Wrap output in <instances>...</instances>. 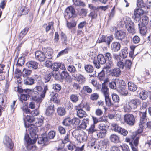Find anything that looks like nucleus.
<instances>
[{"label": "nucleus", "instance_id": "nucleus-1", "mask_svg": "<svg viewBox=\"0 0 151 151\" xmlns=\"http://www.w3.org/2000/svg\"><path fill=\"white\" fill-rule=\"evenodd\" d=\"M43 120L41 119H38L29 116V149L30 150H34L36 147L32 144L35 143L38 137V135L36 134L37 131L38 127L41 126L43 124Z\"/></svg>", "mask_w": 151, "mask_h": 151}, {"label": "nucleus", "instance_id": "nucleus-2", "mask_svg": "<svg viewBox=\"0 0 151 151\" xmlns=\"http://www.w3.org/2000/svg\"><path fill=\"white\" fill-rule=\"evenodd\" d=\"M141 102L139 99H131L129 100L128 104L124 107V109L126 111L129 112L132 110H136L138 105Z\"/></svg>", "mask_w": 151, "mask_h": 151}, {"label": "nucleus", "instance_id": "nucleus-3", "mask_svg": "<svg viewBox=\"0 0 151 151\" xmlns=\"http://www.w3.org/2000/svg\"><path fill=\"white\" fill-rule=\"evenodd\" d=\"M124 22L126 28L128 31L132 34L136 33V30L134 23L131 20L130 18L126 17L124 19Z\"/></svg>", "mask_w": 151, "mask_h": 151}, {"label": "nucleus", "instance_id": "nucleus-4", "mask_svg": "<svg viewBox=\"0 0 151 151\" xmlns=\"http://www.w3.org/2000/svg\"><path fill=\"white\" fill-rule=\"evenodd\" d=\"M132 62L129 60H126L124 61L122 59L121 60L118 61L117 65L119 68L122 69H124L127 71L130 70L131 68Z\"/></svg>", "mask_w": 151, "mask_h": 151}, {"label": "nucleus", "instance_id": "nucleus-5", "mask_svg": "<svg viewBox=\"0 0 151 151\" xmlns=\"http://www.w3.org/2000/svg\"><path fill=\"white\" fill-rule=\"evenodd\" d=\"M106 60L105 56L102 54H99L97 56V60H94L93 61L96 67L99 68L100 67V64L103 65L105 63H106Z\"/></svg>", "mask_w": 151, "mask_h": 151}, {"label": "nucleus", "instance_id": "nucleus-6", "mask_svg": "<svg viewBox=\"0 0 151 151\" xmlns=\"http://www.w3.org/2000/svg\"><path fill=\"white\" fill-rule=\"evenodd\" d=\"M146 112V110H145V111L143 112H139L140 122L139 123V126L140 128L142 129L143 127H144V125L145 124V123L147 121V119H148L147 116Z\"/></svg>", "mask_w": 151, "mask_h": 151}, {"label": "nucleus", "instance_id": "nucleus-7", "mask_svg": "<svg viewBox=\"0 0 151 151\" xmlns=\"http://www.w3.org/2000/svg\"><path fill=\"white\" fill-rule=\"evenodd\" d=\"M113 40V37L112 36H107L102 35V36L99 39L98 42L99 43L105 42L107 45L109 46Z\"/></svg>", "mask_w": 151, "mask_h": 151}, {"label": "nucleus", "instance_id": "nucleus-8", "mask_svg": "<svg viewBox=\"0 0 151 151\" xmlns=\"http://www.w3.org/2000/svg\"><path fill=\"white\" fill-rule=\"evenodd\" d=\"M124 119L125 122L128 125L132 126L134 124L135 119L133 115L127 114L124 116Z\"/></svg>", "mask_w": 151, "mask_h": 151}, {"label": "nucleus", "instance_id": "nucleus-9", "mask_svg": "<svg viewBox=\"0 0 151 151\" xmlns=\"http://www.w3.org/2000/svg\"><path fill=\"white\" fill-rule=\"evenodd\" d=\"M38 95V92L34 88L32 89H29V98L33 101H36L37 102H41V100L40 99L37 97Z\"/></svg>", "mask_w": 151, "mask_h": 151}, {"label": "nucleus", "instance_id": "nucleus-10", "mask_svg": "<svg viewBox=\"0 0 151 151\" xmlns=\"http://www.w3.org/2000/svg\"><path fill=\"white\" fill-rule=\"evenodd\" d=\"M65 17L70 18L75 16L76 11L74 8L72 6L68 7L65 11Z\"/></svg>", "mask_w": 151, "mask_h": 151}, {"label": "nucleus", "instance_id": "nucleus-11", "mask_svg": "<svg viewBox=\"0 0 151 151\" xmlns=\"http://www.w3.org/2000/svg\"><path fill=\"white\" fill-rule=\"evenodd\" d=\"M105 55L107 62L105 66L107 68H111L114 65L112 60V55L109 52L106 53L105 54Z\"/></svg>", "mask_w": 151, "mask_h": 151}, {"label": "nucleus", "instance_id": "nucleus-12", "mask_svg": "<svg viewBox=\"0 0 151 151\" xmlns=\"http://www.w3.org/2000/svg\"><path fill=\"white\" fill-rule=\"evenodd\" d=\"M3 143L4 145L7 147L12 149L13 147V145L11 139L9 137L5 135L3 139Z\"/></svg>", "mask_w": 151, "mask_h": 151}, {"label": "nucleus", "instance_id": "nucleus-13", "mask_svg": "<svg viewBox=\"0 0 151 151\" xmlns=\"http://www.w3.org/2000/svg\"><path fill=\"white\" fill-rule=\"evenodd\" d=\"M35 55L36 59L40 62H43L46 60L44 52L40 51H37Z\"/></svg>", "mask_w": 151, "mask_h": 151}, {"label": "nucleus", "instance_id": "nucleus-14", "mask_svg": "<svg viewBox=\"0 0 151 151\" xmlns=\"http://www.w3.org/2000/svg\"><path fill=\"white\" fill-rule=\"evenodd\" d=\"M117 91L120 95L123 96H126L128 94V91L125 86H118Z\"/></svg>", "mask_w": 151, "mask_h": 151}, {"label": "nucleus", "instance_id": "nucleus-15", "mask_svg": "<svg viewBox=\"0 0 151 151\" xmlns=\"http://www.w3.org/2000/svg\"><path fill=\"white\" fill-rule=\"evenodd\" d=\"M126 34L125 32L122 30H117L115 33V38L121 41L124 39Z\"/></svg>", "mask_w": 151, "mask_h": 151}, {"label": "nucleus", "instance_id": "nucleus-16", "mask_svg": "<svg viewBox=\"0 0 151 151\" xmlns=\"http://www.w3.org/2000/svg\"><path fill=\"white\" fill-rule=\"evenodd\" d=\"M38 142L39 144H43L47 145L48 144V139L47 137L46 134H44L41 135V137H37Z\"/></svg>", "mask_w": 151, "mask_h": 151}, {"label": "nucleus", "instance_id": "nucleus-17", "mask_svg": "<svg viewBox=\"0 0 151 151\" xmlns=\"http://www.w3.org/2000/svg\"><path fill=\"white\" fill-rule=\"evenodd\" d=\"M89 119L88 118L83 119L81 124L77 127V128L80 129H85L89 125Z\"/></svg>", "mask_w": 151, "mask_h": 151}, {"label": "nucleus", "instance_id": "nucleus-18", "mask_svg": "<svg viewBox=\"0 0 151 151\" xmlns=\"http://www.w3.org/2000/svg\"><path fill=\"white\" fill-rule=\"evenodd\" d=\"M22 74L24 83L26 85H28V70L26 68L23 69Z\"/></svg>", "mask_w": 151, "mask_h": 151}, {"label": "nucleus", "instance_id": "nucleus-19", "mask_svg": "<svg viewBox=\"0 0 151 151\" xmlns=\"http://www.w3.org/2000/svg\"><path fill=\"white\" fill-rule=\"evenodd\" d=\"M120 47L121 45L118 42H114L111 44V49L113 52H118L120 49Z\"/></svg>", "mask_w": 151, "mask_h": 151}, {"label": "nucleus", "instance_id": "nucleus-20", "mask_svg": "<svg viewBox=\"0 0 151 151\" xmlns=\"http://www.w3.org/2000/svg\"><path fill=\"white\" fill-rule=\"evenodd\" d=\"M54 104L50 102L48 104V107L46 111V114L47 116L51 115L54 112Z\"/></svg>", "mask_w": 151, "mask_h": 151}, {"label": "nucleus", "instance_id": "nucleus-21", "mask_svg": "<svg viewBox=\"0 0 151 151\" xmlns=\"http://www.w3.org/2000/svg\"><path fill=\"white\" fill-rule=\"evenodd\" d=\"M73 76L75 80H76L80 83H83L85 81V78L81 75L80 74H73Z\"/></svg>", "mask_w": 151, "mask_h": 151}, {"label": "nucleus", "instance_id": "nucleus-22", "mask_svg": "<svg viewBox=\"0 0 151 151\" xmlns=\"http://www.w3.org/2000/svg\"><path fill=\"white\" fill-rule=\"evenodd\" d=\"M138 92L139 94V97L142 100H145L148 96V93L147 92L141 89L140 91L138 90Z\"/></svg>", "mask_w": 151, "mask_h": 151}, {"label": "nucleus", "instance_id": "nucleus-23", "mask_svg": "<svg viewBox=\"0 0 151 151\" xmlns=\"http://www.w3.org/2000/svg\"><path fill=\"white\" fill-rule=\"evenodd\" d=\"M60 75L63 80L65 79L67 81H70L71 80L70 76L67 71H62L60 73Z\"/></svg>", "mask_w": 151, "mask_h": 151}, {"label": "nucleus", "instance_id": "nucleus-24", "mask_svg": "<svg viewBox=\"0 0 151 151\" xmlns=\"http://www.w3.org/2000/svg\"><path fill=\"white\" fill-rule=\"evenodd\" d=\"M110 68H107L104 66L101 71L98 74V78L101 81L103 80L105 77V72H107Z\"/></svg>", "mask_w": 151, "mask_h": 151}, {"label": "nucleus", "instance_id": "nucleus-25", "mask_svg": "<svg viewBox=\"0 0 151 151\" xmlns=\"http://www.w3.org/2000/svg\"><path fill=\"white\" fill-rule=\"evenodd\" d=\"M50 100L55 103H58L59 102L58 100V94L55 92H52L50 93Z\"/></svg>", "mask_w": 151, "mask_h": 151}, {"label": "nucleus", "instance_id": "nucleus-26", "mask_svg": "<svg viewBox=\"0 0 151 151\" xmlns=\"http://www.w3.org/2000/svg\"><path fill=\"white\" fill-rule=\"evenodd\" d=\"M128 89L132 92H135L137 89V86L134 83L131 82H129L128 83Z\"/></svg>", "mask_w": 151, "mask_h": 151}, {"label": "nucleus", "instance_id": "nucleus-27", "mask_svg": "<svg viewBox=\"0 0 151 151\" xmlns=\"http://www.w3.org/2000/svg\"><path fill=\"white\" fill-rule=\"evenodd\" d=\"M101 91L103 93L104 96L109 95V89L107 86L105 84L103 83L102 84V88L101 89Z\"/></svg>", "mask_w": 151, "mask_h": 151}, {"label": "nucleus", "instance_id": "nucleus-28", "mask_svg": "<svg viewBox=\"0 0 151 151\" xmlns=\"http://www.w3.org/2000/svg\"><path fill=\"white\" fill-rule=\"evenodd\" d=\"M120 68H115L112 69L111 73L113 76L118 77L120 75L121 70Z\"/></svg>", "mask_w": 151, "mask_h": 151}, {"label": "nucleus", "instance_id": "nucleus-29", "mask_svg": "<svg viewBox=\"0 0 151 151\" xmlns=\"http://www.w3.org/2000/svg\"><path fill=\"white\" fill-rule=\"evenodd\" d=\"M109 126L105 124L101 123L98 125V127L99 130L107 132V130L109 128Z\"/></svg>", "mask_w": 151, "mask_h": 151}, {"label": "nucleus", "instance_id": "nucleus-30", "mask_svg": "<svg viewBox=\"0 0 151 151\" xmlns=\"http://www.w3.org/2000/svg\"><path fill=\"white\" fill-rule=\"evenodd\" d=\"M38 63L34 61H29V68L34 70H36L38 68Z\"/></svg>", "mask_w": 151, "mask_h": 151}, {"label": "nucleus", "instance_id": "nucleus-31", "mask_svg": "<svg viewBox=\"0 0 151 151\" xmlns=\"http://www.w3.org/2000/svg\"><path fill=\"white\" fill-rule=\"evenodd\" d=\"M138 25L140 33L143 35H145L147 32L146 27L145 26L141 25L140 22L138 23Z\"/></svg>", "mask_w": 151, "mask_h": 151}, {"label": "nucleus", "instance_id": "nucleus-32", "mask_svg": "<svg viewBox=\"0 0 151 151\" xmlns=\"http://www.w3.org/2000/svg\"><path fill=\"white\" fill-rule=\"evenodd\" d=\"M127 50L128 48L127 47H125L121 50L120 54L121 56V57L123 59L127 57L128 55Z\"/></svg>", "mask_w": 151, "mask_h": 151}, {"label": "nucleus", "instance_id": "nucleus-33", "mask_svg": "<svg viewBox=\"0 0 151 151\" xmlns=\"http://www.w3.org/2000/svg\"><path fill=\"white\" fill-rule=\"evenodd\" d=\"M110 139L111 142L114 143H117L119 141V137L115 134L111 135L110 137Z\"/></svg>", "mask_w": 151, "mask_h": 151}, {"label": "nucleus", "instance_id": "nucleus-34", "mask_svg": "<svg viewBox=\"0 0 151 151\" xmlns=\"http://www.w3.org/2000/svg\"><path fill=\"white\" fill-rule=\"evenodd\" d=\"M70 101L74 103H77L79 100V96L76 94H72L70 96Z\"/></svg>", "mask_w": 151, "mask_h": 151}, {"label": "nucleus", "instance_id": "nucleus-35", "mask_svg": "<svg viewBox=\"0 0 151 151\" xmlns=\"http://www.w3.org/2000/svg\"><path fill=\"white\" fill-rule=\"evenodd\" d=\"M96 133L97 138H102L105 137L107 132L99 130L96 132Z\"/></svg>", "mask_w": 151, "mask_h": 151}, {"label": "nucleus", "instance_id": "nucleus-36", "mask_svg": "<svg viewBox=\"0 0 151 151\" xmlns=\"http://www.w3.org/2000/svg\"><path fill=\"white\" fill-rule=\"evenodd\" d=\"M77 22L75 21H72L71 22H68L67 21L66 25L69 29H72L73 28L76 27Z\"/></svg>", "mask_w": 151, "mask_h": 151}, {"label": "nucleus", "instance_id": "nucleus-37", "mask_svg": "<svg viewBox=\"0 0 151 151\" xmlns=\"http://www.w3.org/2000/svg\"><path fill=\"white\" fill-rule=\"evenodd\" d=\"M28 103L27 101H25L24 103L23 106L22 108V109L24 112L23 114L25 116L24 113L26 114L28 113Z\"/></svg>", "mask_w": 151, "mask_h": 151}, {"label": "nucleus", "instance_id": "nucleus-38", "mask_svg": "<svg viewBox=\"0 0 151 151\" xmlns=\"http://www.w3.org/2000/svg\"><path fill=\"white\" fill-rule=\"evenodd\" d=\"M61 40L62 44L64 45H66L67 44V37L65 34L62 32L61 35Z\"/></svg>", "mask_w": 151, "mask_h": 151}, {"label": "nucleus", "instance_id": "nucleus-39", "mask_svg": "<svg viewBox=\"0 0 151 151\" xmlns=\"http://www.w3.org/2000/svg\"><path fill=\"white\" fill-rule=\"evenodd\" d=\"M77 115L80 118L85 117L86 116V112L83 109L77 110Z\"/></svg>", "mask_w": 151, "mask_h": 151}, {"label": "nucleus", "instance_id": "nucleus-40", "mask_svg": "<svg viewBox=\"0 0 151 151\" xmlns=\"http://www.w3.org/2000/svg\"><path fill=\"white\" fill-rule=\"evenodd\" d=\"M84 68L86 71L87 73H91L93 71V66L87 64L85 65Z\"/></svg>", "mask_w": 151, "mask_h": 151}, {"label": "nucleus", "instance_id": "nucleus-41", "mask_svg": "<svg viewBox=\"0 0 151 151\" xmlns=\"http://www.w3.org/2000/svg\"><path fill=\"white\" fill-rule=\"evenodd\" d=\"M105 101L106 105L108 107L112 106V104L111 102L110 98L109 97V95L105 96Z\"/></svg>", "mask_w": 151, "mask_h": 151}, {"label": "nucleus", "instance_id": "nucleus-42", "mask_svg": "<svg viewBox=\"0 0 151 151\" xmlns=\"http://www.w3.org/2000/svg\"><path fill=\"white\" fill-rule=\"evenodd\" d=\"M57 112L58 114L60 116L64 115L66 113L65 109L63 107H58Z\"/></svg>", "mask_w": 151, "mask_h": 151}, {"label": "nucleus", "instance_id": "nucleus-43", "mask_svg": "<svg viewBox=\"0 0 151 151\" xmlns=\"http://www.w3.org/2000/svg\"><path fill=\"white\" fill-rule=\"evenodd\" d=\"M71 120L70 119L69 117H68L64 119L62 123L63 125L66 126H68L70 124H71Z\"/></svg>", "mask_w": 151, "mask_h": 151}, {"label": "nucleus", "instance_id": "nucleus-44", "mask_svg": "<svg viewBox=\"0 0 151 151\" xmlns=\"http://www.w3.org/2000/svg\"><path fill=\"white\" fill-rule=\"evenodd\" d=\"M112 129L116 132H118L121 127L117 124L113 123L111 124Z\"/></svg>", "mask_w": 151, "mask_h": 151}, {"label": "nucleus", "instance_id": "nucleus-45", "mask_svg": "<svg viewBox=\"0 0 151 151\" xmlns=\"http://www.w3.org/2000/svg\"><path fill=\"white\" fill-rule=\"evenodd\" d=\"M140 11L142 12L141 13H142V11L140 9H138L136 11H135L134 12V15L132 17V18H140Z\"/></svg>", "mask_w": 151, "mask_h": 151}, {"label": "nucleus", "instance_id": "nucleus-46", "mask_svg": "<svg viewBox=\"0 0 151 151\" xmlns=\"http://www.w3.org/2000/svg\"><path fill=\"white\" fill-rule=\"evenodd\" d=\"M55 133L54 131H51L49 132L47 135L46 134L47 137L49 141L50 139H52L54 138L55 136Z\"/></svg>", "mask_w": 151, "mask_h": 151}, {"label": "nucleus", "instance_id": "nucleus-47", "mask_svg": "<svg viewBox=\"0 0 151 151\" xmlns=\"http://www.w3.org/2000/svg\"><path fill=\"white\" fill-rule=\"evenodd\" d=\"M52 74L51 73V72L49 74H46L44 76V81L45 83H47L50 81L51 79Z\"/></svg>", "mask_w": 151, "mask_h": 151}, {"label": "nucleus", "instance_id": "nucleus-48", "mask_svg": "<svg viewBox=\"0 0 151 151\" xmlns=\"http://www.w3.org/2000/svg\"><path fill=\"white\" fill-rule=\"evenodd\" d=\"M53 89L56 92H58L61 89V86L58 84H53L52 85Z\"/></svg>", "mask_w": 151, "mask_h": 151}, {"label": "nucleus", "instance_id": "nucleus-49", "mask_svg": "<svg viewBox=\"0 0 151 151\" xmlns=\"http://www.w3.org/2000/svg\"><path fill=\"white\" fill-rule=\"evenodd\" d=\"M45 54L46 60L47 59H52L53 57L52 55L53 54L52 52L47 51L46 53H45Z\"/></svg>", "mask_w": 151, "mask_h": 151}, {"label": "nucleus", "instance_id": "nucleus-50", "mask_svg": "<svg viewBox=\"0 0 151 151\" xmlns=\"http://www.w3.org/2000/svg\"><path fill=\"white\" fill-rule=\"evenodd\" d=\"M95 125L94 124L91 125L90 127L87 129L89 134H92L96 132Z\"/></svg>", "mask_w": 151, "mask_h": 151}, {"label": "nucleus", "instance_id": "nucleus-51", "mask_svg": "<svg viewBox=\"0 0 151 151\" xmlns=\"http://www.w3.org/2000/svg\"><path fill=\"white\" fill-rule=\"evenodd\" d=\"M24 57L22 56L19 57L17 61V65L19 66H22L24 63Z\"/></svg>", "mask_w": 151, "mask_h": 151}, {"label": "nucleus", "instance_id": "nucleus-52", "mask_svg": "<svg viewBox=\"0 0 151 151\" xmlns=\"http://www.w3.org/2000/svg\"><path fill=\"white\" fill-rule=\"evenodd\" d=\"M24 143L26 147L27 150L28 148V134L27 132L25 134L24 138Z\"/></svg>", "mask_w": 151, "mask_h": 151}, {"label": "nucleus", "instance_id": "nucleus-53", "mask_svg": "<svg viewBox=\"0 0 151 151\" xmlns=\"http://www.w3.org/2000/svg\"><path fill=\"white\" fill-rule=\"evenodd\" d=\"M28 31V28H25L20 33L19 35V37L20 39L22 38L26 34Z\"/></svg>", "mask_w": 151, "mask_h": 151}, {"label": "nucleus", "instance_id": "nucleus-54", "mask_svg": "<svg viewBox=\"0 0 151 151\" xmlns=\"http://www.w3.org/2000/svg\"><path fill=\"white\" fill-rule=\"evenodd\" d=\"M70 133H67L66 136H65L64 139L62 140V142L63 144H65L69 142L70 141L69 139Z\"/></svg>", "mask_w": 151, "mask_h": 151}, {"label": "nucleus", "instance_id": "nucleus-55", "mask_svg": "<svg viewBox=\"0 0 151 151\" xmlns=\"http://www.w3.org/2000/svg\"><path fill=\"white\" fill-rule=\"evenodd\" d=\"M118 133L123 136H126L128 133V131L125 129L121 127Z\"/></svg>", "mask_w": 151, "mask_h": 151}, {"label": "nucleus", "instance_id": "nucleus-56", "mask_svg": "<svg viewBox=\"0 0 151 151\" xmlns=\"http://www.w3.org/2000/svg\"><path fill=\"white\" fill-rule=\"evenodd\" d=\"M58 65V63H54L52 64L51 68V69L53 70L52 71L55 72L58 71L59 67Z\"/></svg>", "mask_w": 151, "mask_h": 151}, {"label": "nucleus", "instance_id": "nucleus-57", "mask_svg": "<svg viewBox=\"0 0 151 151\" xmlns=\"http://www.w3.org/2000/svg\"><path fill=\"white\" fill-rule=\"evenodd\" d=\"M145 1H143L142 0H137V6L139 7L143 8L145 6L144 3Z\"/></svg>", "mask_w": 151, "mask_h": 151}, {"label": "nucleus", "instance_id": "nucleus-58", "mask_svg": "<svg viewBox=\"0 0 151 151\" xmlns=\"http://www.w3.org/2000/svg\"><path fill=\"white\" fill-rule=\"evenodd\" d=\"M38 114V111L37 110L30 111L29 109V116L30 117H34L36 116Z\"/></svg>", "mask_w": 151, "mask_h": 151}, {"label": "nucleus", "instance_id": "nucleus-59", "mask_svg": "<svg viewBox=\"0 0 151 151\" xmlns=\"http://www.w3.org/2000/svg\"><path fill=\"white\" fill-rule=\"evenodd\" d=\"M67 69L69 72L72 73H74L76 71V68L75 67L71 64H70L68 66Z\"/></svg>", "mask_w": 151, "mask_h": 151}, {"label": "nucleus", "instance_id": "nucleus-60", "mask_svg": "<svg viewBox=\"0 0 151 151\" xmlns=\"http://www.w3.org/2000/svg\"><path fill=\"white\" fill-rule=\"evenodd\" d=\"M80 122V120L78 118H74L71 120V123L73 125H78Z\"/></svg>", "mask_w": 151, "mask_h": 151}, {"label": "nucleus", "instance_id": "nucleus-61", "mask_svg": "<svg viewBox=\"0 0 151 151\" xmlns=\"http://www.w3.org/2000/svg\"><path fill=\"white\" fill-rule=\"evenodd\" d=\"M112 98L113 101L115 103H118L119 101V97L118 95L115 93H113L112 95Z\"/></svg>", "mask_w": 151, "mask_h": 151}, {"label": "nucleus", "instance_id": "nucleus-62", "mask_svg": "<svg viewBox=\"0 0 151 151\" xmlns=\"http://www.w3.org/2000/svg\"><path fill=\"white\" fill-rule=\"evenodd\" d=\"M148 22V17L145 16L142 19V22L141 23V25L145 26Z\"/></svg>", "mask_w": 151, "mask_h": 151}, {"label": "nucleus", "instance_id": "nucleus-63", "mask_svg": "<svg viewBox=\"0 0 151 151\" xmlns=\"http://www.w3.org/2000/svg\"><path fill=\"white\" fill-rule=\"evenodd\" d=\"M109 86L110 88L113 89H117V87L115 81L110 82Z\"/></svg>", "mask_w": 151, "mask_h": 151}, {"label": "nucleus", "instance_id": "nucleus-64", "mask_svg": "<svg viewBox=\"0 0 151 151\" xmlns=\"http://www.w3.org/2000/svg\"><path fill=\"white\" fill-rule=\"evenodd\" d=\"M140 37L137 35L134 36L132 38V42L134 44H138L140 42Z\"/></svg>", "mask_w": 151, "mask_h": 151}]
</instances>
